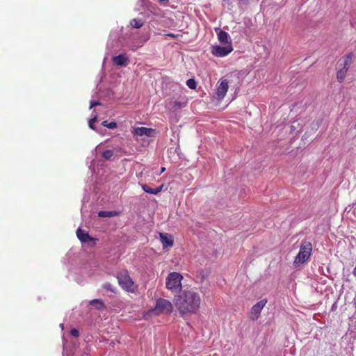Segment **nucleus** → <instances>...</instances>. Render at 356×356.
<instances>
[{"instance_id": "f257e3e1", "label": "nucleus", "mask_w": 356, "mask_h": 356, "mask_svg": "<svg viewBox=\"0 0 356 356\" xmlns=\"http://www.w3.org/2000/svg\"><path fill=\"white\" fill-rule=\"evenodd\" d=\"M174 304L181 317L196 314L200 309L202 298L195 289L181 291L174 297Z\"/></svg>"}, {"instance_id": "f03ea898", "label": "nucleus", "mask_w": 356, "mask_h": 356, "mask_svg": "<svg viewBox=\"0 0 356 356\" xmlns=\"http://www.w3.org/2000/svg\"><path fill=\"white\" fill-rule=\"evenodd\" d=\"M172 311V303L167 299L159 298L156 300V304L154 307L149 310V313L157 316L161 314L169 315Z\"/></svg>"}, {"instance_id": "7ed1b4c3", "label": "nucleus", "mask_w": 356, "mask_h": 356, "mask_svg": "<svg viewBox=\"0 0 356 356\" xmlns=\"http://www.w3.org/2000/svg\"><path fill=\"white\" fill-rule=\"evenodd\" d=\"M312 245L311 242L304 241L302 242L299 252L294 260L295 265H301L307 261L312 254Z\"/></svg>"}, {"instance_id": "20e7f679", "label": "nucleus", "mask_w": 356, "mask_h": 356, "mask_svg": "<svg viewBox=\"0 0 356 356\" xmlns=\"http://www.w3.org/2000/svg\"><path fill=\"white\" fill-rule=\"evenodd\" d=\"M183 280V276L177 272H171L170 273L165 281V287L167 289L170 291L171 292H177L181 291V281Z\"/></svg>"}, {"instance_id": "39448f33", "label": "nucleus", "mask_w": 356, "mask_h": 356, "mask_svg": "<svg viewBox=\"0 0 356 356\" xmlns=\"http://www.w3.org/2000/svg\"><path fill=\"white\" fill-rule=\"evenodd\" d=\"M353 54L350 52L339 59V67L337 73V79L339 83H342L345 79L348 68L353 63Z\"/></svg>"}, {"instance_id": "423d86ee", "label": "nucleus", "mask_w": 356, "mask_h": 356, "mask_svg": "<svg viewBox=\"0 0 356 356\" xmlns=\"http://www.w3.org/2000/svg\"><path fill=\"white\" fill-rule=\"evenodd\" d=\"M117 279L121 287L128 292H134L137 288L127 270L119 273L117 275Z\"/></svg>"}, {"instance_id": "0eeeda50", "label": "nucleus", "mask_w": 356, "mask_h": 356, "mask_svg": "<svg viewBox=\"0 0 356 356\" xmlns=\"http://www.w3.org/2000/svg\"><path fill=\"white\" fill-rule=\"evenodd\" d=\"M233 51V47L232 46V43L229 44L221 47L218 45L212 46L211 47V53L213 55L217 57H223L228 55Z\"/></svg>"}, {"instance_id": "6e6552de", "label": "nucleus", "mask_w": 356, "mask_h": 356, "mask_svg": "<svg viewBox=\"0 0 356 356\" xmlns=\"http://www.w3.org/2000/svg\"><path fill=\"white\" fill-rule=\"evenodd\" d=\"M266 303L267 300L262 299L261 300L259 301L257 303L254 305L252 307L250 312V318L252 321L257 320L263 308L265 307Z\"/></svg>"}, {"instance_id": "1a4fd4ad", "label": "nucleus", "mask_w": 356, "mask_h": 356, "mask_svg": "<svg viewBox=\"0 0 356 356\" xmlns=\"http://www.w3.org/2000/svg\"><path fill=\"white\" fill-rule=\"evenodd\" d=\"M229 88V82L227 79H221L218 81L216 88V96L218 99L222 100L226 95Z\"/></svg>"}, {"instance_id": "9d476101", "label": "nucleus", "mask_w": 356, "mask_h": 356, "mask_svg": "<svg viewBox=\"0 0 356 356\" xmlns=\"http://www.w3.org/2000/svg\"><path fill=\"white\" fill-rule=\"evenodd\" d=\"M133 134L136 136H146L148 137L154 136L156 131L152 128L147 127H136L134 129Z\"/></svg>"}, {"instance_id": "9b49d317", "label": "nucleus", "mask_w": 356, "mask_h": 356, "mask_svg": "<svg viewBox=\"0 0 356 356\" xmlns=\"http://www.w3.org/2000/svg\"><path fill=\"white\" fill-rule=\"evenodd\" d=\"M76 236L78 237V238L82 242V243H86V242H88V241H95L96 239L91 237L88 232L81 229V228H79L77 230H76Z\"/></svg>"}, {"instance_id": "f8f14e48", "label": "nucleus", "mask_w": 356, "mask_h": 356, "mask_svg": "<svg viewBox=\"0 0 356 356\" xmlns=\"http://www.w3.org/2000/svg\"><path fill=\"white\" fill-rule=\"evenodd\" d=\"M113 62L118 66H126L129 63V59L125 54H120L113 58Z\"/></svg>"}, {"instance_id": "ddd939ff", "label": "nucleus", "mask_w": 356, "mask_h": 356, "mask_svg": "<svg viewBox=\"0 0 356 356\" xmlns=\"http://www.w3.org/2000/svg\"><path fill=\"white\" fill-rule=\"evenodd\" d=\"M163 185H161L156 188H152L149 186H148L147 184H143L142 188L143 191L149 194H154L156 195L159 193H160L163 189Z\"/></svg>"}, {"instance_id": "4468645a", "label": "nucleus", "mask_w": 356, "mask_h": 356, "mask_svg": "<svg viewBox=\"0 0 356 356\" xmlns=\"http://www.w3.org/2000/svg\"><path fill=\"white\" fill-rule=\"evenodd\" d=\"M229 34L225 31L220 30L218 33V40L221 43L227 44V45L229 43H232L230 41H229Z\"/></svg>"}, {"instance_id": "2eb2a0df", "label": "nucleus", "mask_w": 356, "mask_h": 356, "mask_svg": "<svg viewBox=\"0 0 356 356\" xmlns=\"http://www.w3.org/2000/svg\"><path fill=\"white\" fill-rule=\"evenodd\" d=\"M161 240L164 247L172 246L173 241L166 234H160Z\"/></svg>"}, {"instance_id": "dca6fc26", "label": "nucleus", "mask_w": 356, "mask_h": 356, "mask_svg": "<svg viewBox=\"0 0 356 356\" xmlns=\"http://www.w3.org/2000/svg\"><path fill=\"white\" fill-rule=\"evenodd\" d=\"M89 304L98 310H101L105 307L104 302L100 299H93L89 302Z\"/></svg>"}, {"instance_id": "f3484780", "label": "nucleus", "mask_w": 356, "mask_h": 356, "mask_svg": "<svg viewBox=\"0 0 356 356\" xmlns=\"http://www.w3.org/2000/svg\"><path fill=\"white\" fill-rule=\"evenodd\" d=\"M118 212L115 211H100L98 213L99 217L106 218V217H114L118 215Z\"/></svg>"}, {"instance_id": "a211bd4d", "label": "nucleus", "mask_w": 356, "mask_h": 356, "mask_svg": "<svg viewBox=\"0 0 356 356\" xmlns=\"http://www.w3.org/2000/svg\"><path fill=\"white\" fill-rule=\"evenodd\" d=\"M144 24V21L142 19H133L130 22V25L135 29H140Z\"/></svg>"}, {"instance_id": "6ab92c4d", "label": "nucleus", "mask_w": 356, "mask_h": 356, "mask_svg": "<svg viewBox=\"0 0 356 356\" xmlns=\"http://www.w3.org/2000/svg\"><path fill=\"white\" fill-rule=\"evenodd\" d=\"M102 124L104 127L111 129H113L117 127V123L115 122H108L107 120H104L102 122Z\"/></svg>"}, {"instance_id": "aec40b11", "label": "nucleus", "mask_w": 356, "mask_h": 356, "mask_svg": "<svg viewBox=\"0 0 356 356\" xmlns=\"http://www.w3.org/2000/svg\"><path fill=\"white\" fill-rule=\"evenodd\" d=\"M187 86L191 89H195L197 86V83L193 79H190L186 81Z\"/></svg>"}, {"instance_id": "412c9836", "label": "nucleus", "mask_w": 356, "mask_h": 356, "mask_svg": "<svg viewBox=\"0 0 356 356\" xmlns=\"http://www.w3.org/2000/svg\"><path fill=\"white\" fill-rule=\"evenodd\" d=\"M113 156V152L112 150H106L102 153V156L106 160L111 159Z\"/></svg>"}, {"instance_id": "4be33fe9", "label": "nucleus", "mask_w": 356, "mask_h": 356, "mask_svg": "<svg viewBox=\"0 0 356 356\" xmlns=\"http://www.w3.org/2000/svg\"><path fill=\"white\" fill-rule=\"evenodd\" d=\"M70 334H71L72 336H73L74 337H78L79 336V332L76 328H72L70 330Z\"/></svg>"}, {"instance_id": "5701e85b", "label": "nucleus", "mask_w": 356, "mask_h": 356, "mask_svg": "<svg viewBox=\"0 0 356 356\" xmlns=\"http://www.w3.org/2000/svg\"><path fill=\"white\" fill-rule=\"evenodd\" d=\"M165 35L166 37H169V38H174V39H177L180 36L178 34H174V33H167Z\"/></svg>"}, {"instance_id": "b1692460", "label": "nucleus", "mask_w": 356, "mask_h": 356, "mask_svg": "<svg viewBox=\"0 0 356 356\" xmlns=\"http://www.w3.org/2000/svg\"><path fill=\"white\" fill-rule=\"evenodd\" d=\"M97 117H95L90 120L89 121V127L90 129H94L93 124L96 122Z\"/></svg>"}, {"instance_id": "393cba45", "label": "nucleus", "mask_w": 356, "mask_h": 356, "mask_svg": "<svg viewBox=\"0 0 356 356\" xmlns=\"http://www.w3.org/2000/svg\"><path fill=\"white\" fill-rule=\"evenodd\" d=\"M100 103L99 102L93 101L90 102V108H92V107L99 105Z\"/></svg>"}, {"instance_id": "a878e982", "label": "nucleus", "mask_w": 356, "mask_h": 356, "mask_svg": "<svg viewBox=\"0 0 356 356\" xmlns=\"http://www.w3.org/2000/svg\"><path fill=\"white\" fill-rule=\"evenodd\" d=\"M104 287L105 289H106L107 290L112 291L111 284H108H108H104Z\"/></svg>"}, {"instance_id": "bb28decb", "label": "nucleus", "mask_w": 356, "mask_h": 356, "mask_svg": "<svg viewBox=\"0 0 356 356\" xmlns=\"http://www.w3.org/2000/svg\"><path fill=\"white\" fill-rule=\"evenodd\" d=\"M165 170V168H164V167L161 168V172H163Z\"/></svg>"}, {"instance_id": "cd10ccee", "label": "nucleus", "mask_w": 356, "mask_h": 356, "mask_svg": "<svg viewBox=\"0 0 356 356\" xmlns=\"http://www.w3.org/2000/svg\"><path fill=\"white\" fill-rule=\"evenodd\" d=\"M159 1L162 2V1H164L165 0H159Z\"/></svg>"}]
</instances>
